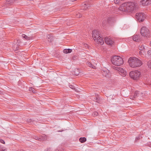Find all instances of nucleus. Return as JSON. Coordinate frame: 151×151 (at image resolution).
<instances>
[{
    "label": "nucleus",
    "instance_id": "obj_2",
    "mask_svg": "<svg viewBox=\"0 0 151 151\" xmlns=\"http://www.w3.org/2000/svg\"><path fill=\"white\" fill-rule=\"evenodd\" d=\"M128 62L130 66L133 68L139 67L142 64V62L140 60L135 57L130 58Z\"/></svg>",
    "mask_w": 151,
    "mask_h": 151
},
{
    "label": "nucleus",
    "instance_id": "obj_29",
    "mask_svg": "<svg viewBox=\"0 0 151 151\" xmlns=\"http://www.w3.org/2000/svg\"><path fill=\"white\" fill-rule=\"evenodd\" d=\"M145 146H147L151 147V142H147V144H145Z\"/></svg>",
    "mask_w": 151,
    "mask_h": 151
},
{
    "label": "nucleus",
    "instance_id": "obj_35",
    "mask_svg": "<svg viewBox=\"0 0 151 151\" xmlns=\"http://www.w3.org/2000/svg\"><path fill=\"white\" fill-rule=\"evenodd\" d=\"M35 139L36 140L40 141V137H38L35 136Z\"/></svg>",
    "mask_w": 151,
    "mask_h": 151
},
{
    "label": "nucleus",
    "instance_id": "obj_26",
    "mask_svg": "<svg viewBox=\"0 0 151 151\" xmlns=\"http://www.w3.org/2000/svg\"><path fill=\"white\" fill-rule=\"evenodd\" d=\"M144 46L142 45L141 46H139V48L140 50H142L144 49Z\"/></svg>",
    "mask_w": 151,
    "mask_h": 151
},
{
    "label": "nucleus",
    "instance_id": "obj_49",
    "mask_svg": "<svg viewBox=\"0 0 151 151\" xmlns=\"http://www.w3.org/2000/svg\"><path fill=\"white\" fill-rule=\"evenodd\" d=\"M76 0H71V1H76Z\"/></svg>",
    "mask_w": 151,
    "mask_h": 151
},
{
    "label": "nucleus",
    "instance_id": "obj_47",
    "mask_svg": "<svg viewBox=\"0 0 151 151\" xmlns=\"http://www.w3.org/2000/svg\"><path fill=\"white\" fill-rule=\"evenodd\" d=\"M63 131V130H60L58 131V132H62V131Z\"/></svg>",
    "mask_w": 151,
    "mask_h": 151
},
{
    "label": "nucleus",
    "instance_id": "obj_39",
    "mask_svg": "<svg viewBox=\"0 0 151 151\" xmlns=\"http://www.w3.org/2000/svg\"><path fill=\"white\" fill-rule=\"evenodd\" d=\"M22 38H27V36L25 35L22 34Z\"/></svg>",
    "mask_w": 151,
    "mask_h": 151
},
{
    "label": "nucleus",
    "instance_id": "obj_48",
    "mask_svg": "<svg viewBox=\"0 0 151 151\" xmlns=\"http://www.w3.org/2000/svg\"><path fill=\"white\" fill-rule=\"evenodd\" d=\"M19 151H25L23 150H19Z\"/></svg>",
    "mask_w": 151,
    "mask_h": 151
},
{
    "label": "nucleus",
    "instance_id": "obj_4",
    "mask_svg": "<svg viewBox=\"0 0 151 151\" xmlns=\"http://www.w3.org/2000/svg\"><path fill=\"white\" fill-rule=\"evenodd\" d=\"M140 33L142 37H148L150 36L149 29L145 26L142 27L140 29Z\"/></svg>",
    "mask_w": 151,
    "mask_h": 151
},
{
    "label": "nucleus",
    "instance_id": "obj_25",
    "mask_svg": "<svg viewBox=\"0 0 151 151\" xmlns=\"http://www.w3.org/2000/svg\"><path fill=\"white\" fill-rule=\"evenodd\" d=\"M81 17H82V15L79 13H78L76 15V17L77 18H80Z\"/></svg>",
    "mask_w": 151,
    "mask_h": 151
},
{
    "label": "nucleus",
    "instance_id": "obj_1",
    "mask_svg": "<svg viewBox=\"0 0 151 151\" xmlns=\"http://www.w3.org/2000/svg\"><path fill=\"white\" fill-rule=\"evenodd\" d=\"M136 3L134 2H129L121 4L119 8V10L126 12H133L136 9Z\"/></svg>",
    "mask_w": 151,
    "mask_h": 151
},
{
    "label": "nucleus",
    "instance_id": "obj_6",
    "mask_svg": "<svg viewBox=\"0 0 151 151\" xmlns=\"http://www.w3.org/2000/svg\"><path fill=\"white\" fill-rule=\"evenodd\" d=\"M136 17L138 22H141L144 21L145 19V16L144 13H138L136 14Z\"/></svg>",
    "mask_w": 151,
    "mask_h": 151
},
{
    "label": "nucleus",
    "instance_id": "obj_14",
    "mask_svg": "<svg viewBox=\"0 0 151 151\" xmlns=\"http://www.w3.org/2000/svg\"><path fill=\"white\" fill-rule=\"evenodd\" d=\"M140 4L143 6L148 5L147 0H142L140 2Z\"/></svg>",
    "mask_w": 151,
    "mask_h": 151
},
{
    "label": "nucleus",
    "instance_id": "obj_18",
    "mask_svg": "<svg viewBox=\"0 0 151 151\" xmlns=\"http://www.w3.org/2000/svg\"><path fill=\"white\" fill-rule=\"evenodd\" d=\"M79 140L81 142L83 143L86 141V139L85 137H81L79 138Z\"/></svg>",
    "mask_w": 151,
    "mask_h": 151
},
{
    "label": "nucleus",
    "instance_id": "obj_5",
    "mask_svg": "<svg viewBox=\"0 0 151 151\" xmlns=\"http://www.w3.org/2000/svg\"><path fill=\"white\" fill-rule=\"evenodd\" d=\"M141 74L137 70L131 71L129 73V76L134 80L138 79Z\"/></svg>",
    "mask_w": 151,
    "mask_h": 151
},
{
    "label": "nucleus",
    "instance_id": "obj_40",
    "mask_svg": "<svg viewBox=\"0 0 151 151\" xmlns=\"http://www.w3.org/2000/svg\"><path fill=\"white\" fill-rule=\"evenodd\" d=\"M139 37V35H134L133 36V38H138Z\"/></svg>",
    "mask_w": 151,
    "mask_h": 151
},
{
    "label": "nucleus",
    "instance_id": "obj_15",
    "mask_svg": "<svg viewBox=\"0 0 151 151\" xmlns=\"http://www.w3.org/2000/svg\"><path fill=\"white\" fill-rule=\"evenodd\" d=\"M93 100L98 103H100L101 102V99L99 96L94 98L93 99Z\"/></svg>",
    "mask_w": 151,
    "mask_h": 151
},
{
    "label": "nucleus",
    "instance_id": "obj_43",
    "mask_svg": "<svg viewBox=\"0 0 151 151\" xmlns=\"http://www.w3.org/2000/svg\"><path fill=\"white\" fill-rule=\"evenodd\" d=\"M98 113L97 112H95L94 113V115L95 116H97L98 115Z\"/></svg>",
    "mask_w": 151,
    "mask_h": 151
},
{
    "label": "nucleus",
    "instance_id": "obj_41",
    "mask_svg": "<svg viewBox=\"0 0 151 151\" xmlns=\"http://www.w3.org/2000/svg\"><path fill=\"white\" fill-rule=\"evenodd\" d=\"M84 46H85L86 47H87V48L88 47V44H84Z\"/></svg>",
    "mask_w": 151,
    "mask_h": 151
},
{
    "label": "nucleus",
    "instance_id": "obj_22",
    "mask_svg": "<svg viewBox=\"0 0 151 151\" xmlns=\"http://www.w3.org/2000/svg\"><path fill=\"white\" fill-rule=\"evenodd\" d=\"M134 41L139 42L141 41V38H131Z\"/></svg>",
    "mask_w": 151,
    "mask_h": 151
},
{
    "label": "nucleus",
    "instance_id": "obj_44",
    "mask_svg": "<svg viewBox=\"0 0 151 151\" xmlns=\"http://www.w3.org/2000/svg\"><path fill=\"white\" fill-rule=\"evenodd\" d=\"M51 148L50 147H49V148H47V151H51Z\"/></svg>",
    "mask_w": 151,
    "mask_h": 151
},
{
    "label": "nucleus",
    "instance_id": "obj_13",
    "mask_svg": "<svg viewBox=\"0 0 151 151\" xmlns=\"http://www.w3.org/2000/svg\"><path fill=\"white\" fill-rule=\"evenodd\" d=\"M15 42L16 43V44L17 46H19L22 45V42L20 41L19 38H16V39L15 40Z\"/></svg>",
    "mask_w": 151,
    "mask_h": 151
},
{
    "label": "nucleus",
    "instance_id": "obj_33",
    "mask_svg": "<svg viewBox=\"0 0 151 151\" xmlns=\"http://www.w3.org/2000/svg\"><path fill=\"white\" fill-rule=\"evenodd\" d=\"M47 38H51L52 37H53V36H52V35H51V34H48V35L47 36Z\"/></svg>",
    "mask_w": 151,
    "mask_h": 151
},
{
    "label": "nucleus",
    "instance_id": "obj_12",
    "mask_svg": "<svg viewBox=\"0 0 151 151\" xmlns=\"http://www.w3.org/2000/svg\"><path fill=\"white\" fill-rule=\"evenodd\" d=\"M105 42L107 45H112L114 43V41L111 39V38H104Z\"/></svg>",
    "mask_w": 151,
    "mask_h": 151
},
{
    "label": "nucleus",
    "instance_id": "obj_27",
    "mask_svg": "<svg viewBox=\"0 0 151 151\" xmlns=\"http://www.w3.org/2000/svg\"><path fill=\"white\" fill-rule=\"evenodd\" d=\"M83 7L84 8H83L82 9H83L84 10H86L88 8V7L87 6V5H86V4H84V6H83Z\"/></svg>",
    "mask_w": 151,
    "mask_h": 151
},
{
    "label": "nucleus",
    "instance_id": "obj_34",
    "mask_svg": "<svg viewBox=\"0 0 151 151\" xmlns=\"http://www.w3.org/2000/svg\"><path fill=\"white\" fill-rule=\"evenodd\" d=\"M148 5L151 4V0H147Z\"/></svg>",
    "mask_w": 151,
    "mask_h": 151
},
{
    "label": "nucleus",
    "instance_id": "obj_19",
    "mask_svg": "<svg viewBox=\"0 0 151 151\" xmlns=\"http://www.w3.org/2000/svg\"><path fill=\"white\" fill-rule=\"evenodd\" d=\"M87 65H88V66L91 68H95L96 67L90 62H88L87 63Z\"/></svg>",
    "mask_w": 151,
    "mask_h": 151
},
{
    "label": "nucleus",
    "instance_id": "obj_7",
    "mask_svg": "<svg viewBox=\"0 0 151 151\" xmlns=\"http://www.w3.org/2000/svg\"><path fill=\"white\" fill-rule=\"evenodd\" d=\"M114 69L118 70L119 73L123 77H125L126 76L127 72L123 68L119 67H114Z\"/></svg>",
    "mask_w": 151,
    "mask_h": 151
},
{
    "label": "nucleus",
    "instance_id": "obj_30",
    "mask_svg": "<svg viewBox=\"0 0 151 151\" xmlns=\"http://www.w3.org/2000/svg\"><path fill=\"white\" fill-rule=\"evenodd\" d=\"M147 55L148 56L151 57V50H149L147 52Z\"/></svg>",
    "mask_w": 151,
    "mask_h": 151
},
{
    "label": "nucleus",
    "instance_id": "obj_45",
    "mask_svg": "<svg viewBox=\"0 0 151 151\" xmlns=\"http://www.w3.org/2000/svg\"><path fill=\"white\" fill-rule=\"evenodd\" d=\"M33 89V88L31 87V88H30V90H32V92H33V93H35V91H32V89Z\"/></svg>",
    "mask_w": 151,
    "mask_h": 151
},
{
    "label": "nucleus",
    "instance_id": "obj_50",
    "mask_svg": "<svg viewBox=\"0 0 151 151\" xmlns=\"http://www.w3.org/2000/svg\"><path fill=\"white\" fill-rule=\"evenodd\" d=\"M55 151H58V149H57Z\"/></svg>",
    "mask_w": 151,
    "mask_h": 151
},
{
    "label": "nucleus",
    "instance_id": "obj_20",
    "mask_svg": "<svg viewBox=\"0 0 151 151\" xmlns=\"http://www.w3.org/2000/svg\"><path fill=\"white\" fill-rule=\"evenodd\" d=\"M27 122L30 123L32 124H34L35 122V121L31 119H29L27 120Z\"/></svg>",
    "mask_w": 151,
    "mask_h": 151
},
{
    "label": "nucleus",
    "instance_id": "obj_8",
    "mask_svg": "<svg viewBox=\"0 0 151 151\" xmlns=\"http://www.w3.org/2000/svg\"><path fill=\"white\" fill-rule=\"evenodd\" d=\"M92 35L93 38H101L100 32L96 30L93 31Z\"/></svg>",
    "mask_w": 151,
    "mask_h": 151
},
{
    "label": "nucleus",
    "instance_id": "obj_9",
    "mask_svg": "<svg viewBox=\"0 0 151 151\" xmlns=\"http://www.w3.org/2000/svg\"><path fill=\"white\" fill-rule=\"evenodd\" d=\"M102 73L103 76L107 78L110 77L111 76L109 71L107 69L102 70Z\"/></svg>",
    "mask_w": 151,
    "mask_h": 151
},
{
    "label": "nucleus",
    "instance_id": "obj_32",
    "mask_svg": "<svg viewBox=\"0 0 151 151\" xmlns=\"http://www.w3.org/2000/svg\"><path fill=\"white\" fill-rule=\"evenodd\" d=\"M0 151H6V149L4 147L0 148Z\"/></svg>",
    "mask_w": 151,
    "mask_h": 151
},
{
    "label": "nucleus",
    "instance_id": "obj_17",
    "mask_svg": "<svg viewBox=\"0 0 151 151\" xmlns=\"http://www.w3.org/2000/svg\"><path fill=\"white\" fill-rule=\"evenodd\" d=\"M72 50L71 49H65L63 50V52L65 53H70L71 52Z\"/></svg>",
    "mask_w": 151,
    "mask_h": 151
},
{
    "label": "nucleus",
    "instance_id": "obj_53",
    "mask_svg": "<svg viewBox=\"0 0 151 151\" xmlns=\"http://www.w3.org/2000/svg\"><path fill=\"white\" fill-rule=\"evenodd\" d=\"M130 97H132V96H130ZM130 99H131L132 98L131 97H130Z\"/></svg>",
    "mask_w": 151,
    "mask_h": 151
},
{
    "label": "nucleus",
    "instance_id": "obj_10",
    "mask_svg": "<svg viewBox=\"0 0 151 151\" xmlns=\"http://www.w3.org/2000/svg\"><path fill=\"white\" fill-rule=\"evenodd\" d=\"M115 21V18L112 16L108 17L107 19V22L109 25H111L114 24Z\"/></svg>",
    "mask_w": 151,
    "mask_h": 151
},
{
    "label": "nucleus",
    "instance_id": "obj_51",
    "mask_svg": "<svg viewBox=\"0 0 151 151\" xmlns=\"http://www.w3.org/2000/svg\"><path fill=\"white\" fill-rule=\"evenodd\" d=\"M150 45L151 46V41H150Z\"/></svg>",
    "mask_w": 151,
    "mask_h": 151
},
{
    "label": "nucleus",
    "instance_id": "obj_42",
    "mask_svg": "<svg viewBox=\"0 0 151 151\" xmlns=\"http://www.w3.org/2000/svg\"><path fill=\"white\" fill-rule=\"evenodd\" d=\"M48 39H49L48 40V41H49V42H51L52 40V38H48Z\"/></svg>",
    "mask_w": 151,
    "mask_h": 151
},
{
    "label": "nucleus",
    "instance_id": "obj_16",
    "mask_svg": "<svg viewBox=\"0 0 151 151\" xmlns=\"http://www.w3.org/2000/svg\"><path fill=\"white\" fill-rule=\"evenodd\" d=\"M80 72V70L79 69L76 68L75 69L74 71V74L75 75L77 76L79 74Z\"/></svg>",
    "mask_w": 151,
    "mask_h": 151
},
{
    "label": "nucleus",
    "instance_id": "obj_36",
    "mask_svg": "<svg viewBox=\"0 0 151 151\" xmlns=\"http://www.w3.org/2000/svg\"><path fill=\"white\" fill-rule=\"evenodd\" d=\"M114 1L115 3L117 4L119 3L120 0H114Z\"/></svg>",
    "mask_w": 151,
    "mask_h": 151
},
{
    "label": "nucleus",
    "instance_id": "obj_46",
    "mask_svg": "<svg viewBox=\"0 0 151 151\" xmlns=\"http://www.w3.org/2000/svg\"><path fill=\"white\" fill-rule=\"evenodd\" d=\"M139 54H140V55H141V54H142V52L141 51H139Z\"/></svg>",
    "mask_w": 151,
    "mask_h": 151
},
{
    "label": "nucleus",
    "instance_id": "obj_52",
    "mask_svg": "<svg viewBox=\"0 0 151 151\" xmlns=\"http://www.w3.org/2000/svg\"><path fill=\"white\" fill-rule=\"evenodd\" d=\"M136 139H138V137L137 138V137H136Z\"/></svg>",
    "mask_w": 151,
    "mask_h": 151
},
{
    "label": "nucleus",
    "instance_id": "obj_37",
    "mask_svg": "<svg viewBox=\"0 0 151 151\" xmlns=\"http://www.w3.org/2000/svg\"><path fill=\"white\" fill-rule=\"evenodd\" d=\"M106 21H103L102 23V25L103 26H105L106 24Z\"/></svg>",
    "mask_w": 151,
    "mask_h": 151
},
{
    "label": "nucleus",
    "instance_id": "obj_38",
    "mask_svg": "<svg viewBox=\"0 0 151 151\" xmlns=\"http://www.w3.org/2000/svg\"><path fill=\"white\" fill-rule=\"evenodd\" d=\"M0 142L4 144L5 143V142L3 139L1 138H0Z\"/></svg>",
    "mask_w": 151,
    "mask_h": 151
},
{
    "label": "nucleus",
    "instance_id": "obj_3",
    "mask_svg": "<svg viewBox=\"0 0 151 151\" xmlns=\"http://www.w3.org/2000/svg\"><path fill=\"white\" fill-rule=\"evenodd\" d=\"M111 61L113 65L116 66H120L123 63L122 58L118 56H113L111 58Z\"/></svg>",
    "mask_w": 151,
    "mask_h": 151
},
{
    "label": "nucleus",
    "instance_id": "obj_21",
    "mask_svg": "<svg viewBox=\"0 0 151 151\" xmlns=\"http://www.w3.org/2000/svg\"><path fill=\"white\" fill-rule=\"evenodd\" d=\"M15 1V0H7L6 3L8 4H11L14 3Z\"/></svg>",
    "mask_w": 151,
    "mask_h": 151
},
{
    "label": "nucleus",
    "instance_id": "obj_23",
    "mask_svg": "<svg viewBox=\"0 0 151 151\" xmlns=\"http://www.w3.org/2000/svg\"><path fill=\"white\" fill-rule=\"evenodd\" d=\"M40 137V141H44L46 140L47 139L46 137L45 136H41Z\"/></svg>",
    "mask_w": 151,
    "mask_h": 151
},
{
    "label": "nucleus",
    "instance_id": "obj_11",
    "mask_svg": "<svg viewBox=\"0 0 151 151\" xmlns=\"http://www.w3.org/2000/svg\"><path fill=\"white\" fill-rule=\"evenodd\" d=\"M94 40L98 44L102 45L104 44V38H93Z\"/></svg>",
    "mask_w": 151,
    "mask_h": 151
},
{
    "label": "nucleus",
    "instance_id": "obj_28",
    "mask_svg": "<svg viewBox=\"0 0 151 151\" xmlns=\"http://www.w3.org/2000/svg\"><path fill=\"white\" fill-rule=\"evenodd\" d=\"M147 65L148 67L151 68V62L149 61L147 63Z\"/></svg>",
    "mask_w": 151,
    "mask_h": 151
},
{
    "label": "nucleus",
    "instance_id": "obj_24",
    "mask_svg": "<svg viewBox=\"0 0 151 151\" xmlns=\"http://www.w3.org/2000/svg\"><path fill=\"white\" fill-rule=\"evenodd\" d=\"M138 91H135L134 93V94L133 95V97L135 99L138 96Z\"/></svg>",
    "mask_w": 151,
    "mask_h": 151
},
{
    "label": "nucleus",
    "instance_id": "obj_31",
    "mask_svg": "<svg viewBox=\"0 0 151 151\" xmlns=\"http://www.w3.org/2000/svg\"><path fill=\"white\" fill-rule=\"evenodd\" d=\"M69 87L73 89H75V87L73 85H69Z\"/></svg>",
    "mask_w": 151,
    "mask_h": 151
}]
</instances>
